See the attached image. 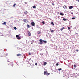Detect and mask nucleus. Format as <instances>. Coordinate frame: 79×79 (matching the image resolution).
<instances>
[{
    "instance_id": "nucleus-1",
    "label": "nucleus",
    "mask_w": 79,
    "mask_h": 79,
    "mask_svg": "<svg viewBox=\"0 0 79 79\" xmlns=\"http://www.w3.org/2000/svg\"><path fill=\"white\" fill-rule=\"evenodd\" d=\"M50 73H48L47 71H45L44 72V75H47V76L48 75H50Z\"/></svg>"
},
{
    "instance_id": "nucleus-2",
    "label": "nucleus",
    "mask_w": 79,
    "mask_h": 79,
    "mask_svg": "<svg viewBox=\"0 0 79 79\" xmlns=\"http://www.w3.org/2000/svg\"><path fill=\"white\" fill-rule=\"evenodd\" d=\"M39 41L40 42V44H42L43 40H40Z\"/></svg>"
},
{
    "instance_id": "nucleus-3",
    "label": "nucleus",
    "mask_w": 79,
    "mask_h": 79,
    "mask_svg": "<svg viewBox=\"0 0 79 79\" xmlns=\"http://www.w3.org/2000/svg\"><path fill=\"white\" fill-rule=\"evenodd\" d=\"M31 24L32 26H34L35 25V23L34 22H32L31 23Z\"/></svg>"
},
{
    "instance_id": "nucleus-4",
    "label": "nucleus",
    "mask_w": 79,
    "mask_h": 79,
    "mask_svg": "<svg viewBox=\"0 0 79 79\" xmlns=\"http://www.w3.org/2000/svg\"><path fill=\"white\" fill-rule=\"evenodd\" d=\"M27 34L28 35V36H30V32L29 31L27 32Z\"/></svg>"
},
{
    "instance_id": "nucleus-5",
    "label": "nucleus",
    "mask_w": 79,
    "mask_h": 79,
    "mask_svg": "<svg viewBox=\"0 0 79 79\" xmlns=\"http://www.w3.org/2000/svg\"><path fill=\"white\" fill-rule=\"evenodd\" d=\"M2 24L3 25H6V22H4V23H2Z\"/></svg>"
},
{
    "instance_id": "nucleus-6",
    "label": "nucleus",
    "mask_w": 79,
    "mask_h": 79,
    "mask_svg": "<svg viewBox=\"0 0 79 79\" xmlns=\"http://www.w3.org/2000/svg\"><path fill=\"white\" fill-rule=\"evenodd\" d=\"M17 56H21V54H17Z\"/></svg>"
},
{
    "instance_id": "nucleus-7",
    "label": "nucleus",
    "mask_w": 79,
    "mask_h": 79,
    "mask_svg": "<svg viewBox=\"0 0 79 79\" xmlns=\"http://www.w3.org/2000/svg\"><path fill=\"white\" fill-rule=\"evenodd\" d=\"M63 8H67V6H66V5H64V6H63Z\"/></svg>"
},
{
    "instance_id": "nucleus-8",
    "label": "nucleus",
    "mask_w": 79,
    "mask_h": 79,
    "mask_svg": "<svg viewBox=\"0 0 79 79\" xmlns=\"http://www.w3.org/2000/svg\"><path fill=\"white\" fill-rule=\"evenodd\" d=\"M27 13H28L27 12V11H25L24 12V14H25V15H26V14H27Z\"/></svg>"
},
{
    "instance_id": "nucleus-9",
    "label": "nucleus",
    "mask_w": 79,
    "mask_h": 79,
    "mask_svg": "<svg viewBox=\"0 0 79 79\" xmlns=\"http://www.w3.org/2000/svg\"><path fill=\"white\" fill-rule=\"evenodd\" d=\"M47 64V62H44V66H45V65H46Z\"/></svg>"
},
{
    "instance_id": "nucleus-10",
    "label": "nucleus",
    "mask_w": 79,
    "mask_h": 79,
    "mask_svg": "<svg viewBox=\"0 0 79 79\" xmlns=\"http://www.w3.org/2000/svg\"><path fill=\"white\" fill-rule=\"evenodd\" d=\"M23 21H24L25 23H26V22L27 21V19H23Z\"/></svg>"
},
{
    "instance_id": "nucleus-11",
    "label": "nucleus",
    "mask_w": 79,
    "mask_h": 79,
    "mask_svg": "<svg viewBox=\"0 0 79 79\" xmlns=\"http://www.w3.org/2000/svg\"><path fill=\"white\" fill-rule=\"evenodd\" d=\"M17 39H18V40H20L21 38L20 37H18V38H17Z\"/></svg>"
},
{
    "instance_id": "nucleus-12",
    "label": "nucleus",
    "mask_w": 79,
    "mask_h": 79,
    "mask_svg": "<svg viewBox=\"0 0 79 79\" xmlns=\"http://www.w3.org/2000/svg\"><path fill=\"white\" fill-rule=\"evenodd\" d=\"M60 14L61 15H62V16L64 15V14H63V13H61V12H60Z\"/></svg>"
},
{
    "instance_id": "nucleus-13",
    "label": "nucleus",
    "mask_w": 79,
    "mask_h": 79,
    "mask_svg": "<svg viewBox=\"0 0 79 79\" xmlns=\"http://www.w3.org/2000/svg\"><path fill=\"white\" fill-rule=\"evenodd\" d=\"M72 8H73V6H72L69 7V8L70 9H71Z\"/></svg>"
},
{
    "instance_id": "nucleus-14",
    "label": "nucleus",
    "mask_w": 79,
    "mask_h": 79,
    "mask_svg": "<svg viewBox=\"0 0 79 79\" xmlns=\"http://www.w3.org/2000/svg\"><path fill=\"white\" fill-rule=\"evenodd\" d=\"M64 27H63L62 29H61L60 30L61 31H63V29H64Z\"/></svg>"
},
{
    "instance_id": "nucleus-15",
    "label": "nucleus",
    "mask_w": 79,
    "mask_h": 79,
    "mask_svg": "<svg viewBox=\"0 0 79 79\" xmlns=\"http://www.w3.org/2000/svg\"><path fill=\"white\" fill-rule=\"evenodd\" d=\"M63 20H64V21L67 20V19H65V18H64V19H63Z\"/></svg>"
},
{
    "instance_id": "nucleus-16",
    "label": "nucleus",
    "mask_w": 79,
    "mask_h": 79,
    "mask_svg": "<svg viewBox=\"0 0 79 79\" xmlns=\"http://www.w3.org/2000/svg\"><path fill=\"white\" fill-rule=\"evenodd\" d=\"M54 32V30H51V32L52 33L53 32Z\"/></svg>"
},
{
    "instance_id": "nucleus-17",
    "label": "nucleus",
    "mask_w": 79,
    "mask_h": 79,
    "mask_svg": "<svg viewBox=\"0 0 79 79\" xmlns=\"http://www.w3.org/2000/svg\"><path fill=\"white\" fill-rule=\"evenodd\" d=\"M43 42H44L45 43H47V42L46 41H43Z\"/></svg>"
},
{
    "instance_id": "nucleus-18",
    "label": "nucleus",
    "mask_w": 79,
    "mask_h": 79,
    "mask_svg": "<svg viewBox=\"0 0 79 79\" xmlns=\"http://www.w3.org/2000/svg\"><path fill=\"white\" fill-rule=\"evenodd\" d=\"M51 24H53V26H54V23L53 22H52Z\"/></svg>"
},
{
    "instance_id": "nucleus-19",
    "label": "nucleus",
    "mask_w": 79,
    "mask_h": 79,
    "mask_svg": "<svg viewBox=\"0 0 79 79\" xmlns=\"http://www.w3.org/2000/svg\"><path fill=\"white\" fill-rule=\"evenodd\" d=\"M33 8H36V6H33Z\"/></svg>"
},
{
    "instance_id": "nucleus-20",
    "label": "nucleus",
    "mask_w": 79,
    "mask_h": 79,
    "mask_svg": "<svg viewBox=\"0 0 79 79\" xmlns=\"http://www.w3.org/2000/svg\"><path fill=\"white\" fill-rule=\"evenodd\" d=\"M62 70V69H58V70H59V71H60V70Z\"/></svg>"
},
{
    "instance_id": "nucleus-21",
    "label": "nucleus",
    "mask_w": 79,
    "mask_h": 79,
    "mask_svg": "<svg viewBox=\"0 0 79 79\" xmlns=\"http://www.w3.org/2000/svg\"><path fill=\"white\" fill-rule=\"evenodd\" d=\"M15 5H16V4H15L13 6V7H15V6H16Z\"/></svg>"
},
{
    "instance_id": "nucleus-22",
    "label": "nucleus",
    "mask_w": 79,
    "mask_h": 79,
    "mask_svg": "<svg viewBox=\"0 0 79 79\" xmlns=\"http://www.w3.org/2000/svg\"><path fill=\"white\" fill-rule=\"evenodd\" d=\"M38 32V34H40L41 33V32Z\"/></svg>"
},
{
    "instance_id": "nucleus-23",
    "label": "nucleus",
    "mask_w": 79,
    "mask_h": 79,
    "mask_svg": "<svg viewBox=\"0 0 79 79\" xmlns=\"http://www.w3.org/2000/svg\"><path fill=\"white\" fill-rule=\"evenodd\" d=\"M42 23H43V24H45V22H44V21H43V22H42Z\"/></svg>"
},
{
    "instance_id": "nucleus-24",
    "label": "nucleus",
    "mask_w": 79,
    "mask_h": 79,
    "mask_svg": "<svg viewBox=\"0 0 79 79\" xmlns=\"http://www.w3.org/2000/svg\"><path fill=\"white\" fill-rule=\"evenodd\" d=\"M27 27H28V28H29V27H30L29 25H27Z\"/></svg>"
},
{
    "instance_id": "nucleus-25",
    "label": "nucleus",
    "mask_w": 79,
    "mask_h": 79,
    "mask_svg": "<svg viewBox=\"0 0 79 79\" xmlns=\"http://www.w3.org/2000/svg\"><path fill=\"white\" fill-rule=\"evenodd\" d=\"M72 19L73 20H74V19H75V17H72Z\"/></svg>"
},
{
    "instance_id": "nucleus-26",
    "label": "nucleus",
    "mask_w": 79,
    "mask_h": 79,
    "mask_svg": "<svg viewBox=\"0 0 79 79\" xmlns=\"http://www.w3.org/2000/svg\"><path fill=\"white\" fill-rule=\"evenodd\" d=\"M16 37H18H18H19V35H16Z\"/></svg>"
},
{
    "instance_id": "nucleus-27",
    "label": "nucleus",
    "mask_w": 79,
    "mask_h": 79,
    "mask_svg": "<svg viewBox=\"0 0 79 79\" xmlns=\"http://www.w3.org/2000/svg\"><path fill=\"white\" fill-rule=\"evenodd\" d=\"M14 29H15V30H16L17 29V28L16 27H14Z\"/></svg>"
},
{
    "instance_id": "nucleus-28",
    "label": "nucleus",
    "mask_w": 79,
    "mask_h": 79,
    "mask_svg": "<svg viewBox=\"0 0 79 79\" xmlns=\"http://www.w3.org/2000/svg\"><path fill=\"white\" fill-rule=\"evenodd\" d=\"M74 68H76V65H75V64H74Z\"/></svg>"
},
{
    "instance_id": "nucleus-29",
    "label": "nucleus",
    "mask_w": 79,
    "mask_h": 79,
    "mask_svg": "<svg viewBox=\"0 0 79 79\" xmlns=\"http://www.w3.org/2000/svg\"><path fill=\"white\" fill-rule=\"evenodd\" d=\"M68 29L69 30L71 28L69 27H68Z\"/></svg>"
},
{
    "instance_id": "nucleus-30",
    "label": "nucleus",
    "mask_w": 79,
    "mask_h": 79,
    "mask_svg": "<svg viewBox=\"0 0 79 79\" xmlns=\"http://www.w3.org/2000/svg\"><path fill=\"white\" fill-rule=\"evenodd\" d=\"M56 66H58V65H59V64H58V63H56Z\"/></svg>"
},
{
    "instance_id": "nucleus-31",
    "label": "nucleus",
    "mask_w": 79,
    "mask_h": 79,
    "mask_svg": "<svg viewBox=\"0 0 79 79\" xmlns=\"http://www.w3.org/2000/svg\"><path fill=\"white\" fill-rule=\"evenodd\" d=\"M35 65H37V63H35Z\"/></svg>"
},
{
    "instance_id": "nucleus-32",
    "label": "nucleus",
    "mask_w": 79,
    "mask_h": 79,
    "mask_svg": "<svg viewBox=\"0 0 79 79\" xmlns=\"http://www.w3.org/2000/svg\"><path fill=\"white\" fill-rule=\"evenodd\" d=\"M76 51H77V52L78 51V49H76Z\"/></svg>"
},
{
    "instance_id": "nucleus-33",
    "label": "nucleus",
    "mask_w": 79,
    "mask_h": 79,
    "mask_svg": "<svg viewBox=\"0 0 79 79\" xmlns=\"http://www.w3.org/2000/svg\"><path fill=\"white\" fill-rule=\"evenodd\" d=\"M71 14H73V12H72V13H71Z\"/></svg>"
},
{
    "instance_id": "nucleus-34",
    "label": "nucleus",
    "mask_w": 79,
    "mask_h": 79,
    "mask_svg": "<svg viewBox=\"0 0 79 79\" xmlns=\"http://www.w3.org/2000/svg\"><path fill=\"white\" fill-rule=\"evenodd\" d=\"M29 55H30V53H29Z\"/></svg>"
},
{
    "instance_id": "nucleus-35",
    "label": "nucleus",
    "mask_w": 79,
    "mask_h": 79,
    "mask_svg": "<svg viewBox=\"0 0 79 79\" xmlns=\"http://www.w3.org/2000/svg\"><path fill=\"white\" fill-rule=\"evenodd\" d=\"M52 5H54V3H52Z\"/></svg>"
},
{
    "instance_id": "nucleus-36",
    "label": "nucleus",
    "mask_w": 79,
    "mask_h": 79,
    "mask_svg": "<svg viewBox=\"0 0 79 79\" xmlns=\"http://www.w3.org/2000/svg\"><path fill=\"white\" fill-rule=\"evenodd\" d=\"M56 48H58V46H56Z\"/></svg>"
},
{
    "instance_id": "nucleus-37",
    "label": "nucleus",
    "mask_w": 79,
    "mask_h": 79,
    "mask_svg": "<svg viewBox=\"0 0 79 79\" xmlns=\"http://www.w3.org/2000/svg\"><path fill=\"white\" fill-rule=\"evenodd\" d=\"M78 2H79V0H78Z\"/></svg>"
},
{
    "instance_id": "nucleus-38",
    "label": "nucleus",
    "mask_w": 79,
    "mask_h": 79,
    "mask_svg": "<svg viewBox=\"0 0 79 79\" xmlns=\"http://www.w3.org/2000/svg\"><path fill=\"white\" fill-rule=\"evenodd\" d=\"M6 55H7V56H8V54H6Z\"/></svg>"
},
{
    "instance_id": "nucleus-39",
    "label": "nucleus",
    "mask_w": 79,
    "mask_h": 79,
    "mask_svg": "<svg viewBox=\"0 0 79 79\" xmlns=\"http://www.w3.org/2000/svg\"><path fill=\"white\" fill-rule=\"evenodd\" d=\"M31 35V33H30V35Z\"/></svg>"
}]
</instances>
